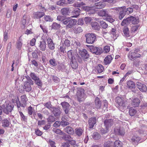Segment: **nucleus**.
<instances>
[{
  "label": "nucleus",
  "instance_id": "nucleus-1",
  "mask_svg": "<svg viewBox=\"0 0 147 147\" xmlns=\"http://www.w3.org/2000/svg\"><path fill=\"white\" fill-rule=\"evenodd\" d=\"M86 38V42L88 44H92L96 40V35L93 33H87L85 35Z\"/></svg>",
  "mask_w": 147,
  "mask_h": 147
},
{
  "label": "nucleus",
  "instance_id": "nucleus-2",
  "mask_svg": "<svg viewBox=\"0 0 147 147\" xmlns=\"http://www.w3.org/2000/svg\"><path fill=\"white\" fill-rule=\"evenodd\" d=\"M26 79L27 80L24 83L23 88L26 92H29L32 90L31 85H33L34 83L29 76L26 77Z\"/></svg>",
  "mask_w": 147,
  "mask_h": 147
},
{
  "label": "nucleus",
  "instance_id": "nucleus-3",
  "mask_svg": "<svg viewBox=\"0 0 147 147\" xmlns=\"http://www.w3.org/2000/svg\"><path fill=\"white\" fill-rule=\"evenodd\" d=\"M21 100L20 102L18 99L16 100V103L18 108H20V107L24 108L26 106V102L27 99L26 95L22 96H21Z\"/></svg>",
  "mask_w": 147,
  "mask_h": 147
},
{
  "label": "nucleus",
  "instance_id": "nucleus-4",
  "mask_svg": "<svg viewBox=\"0 0 147 147\" xmlns=\"http://www.w3.org/2000/svg\"><path fill=\"white\" fill-rule=\"evenodd\" d=\"M14 106L11 104H8L6 105H2V109L3 112L7 114H8L13 110Z\"/></svg>",
  "mask_w": 147,
  "mask_h": 147
},
{
  "label": "nucleus",
  "instance_id": "nucleus-5",
  "mask_svg": "<svg viewBox=\"0 0 147 147\" xmlns=\"http://www.w3.org/2000/svg\"><path fill=\"white\" fill-rule=\"evenodd\" d=\"M115 101L118 105L121 107L124 108L127 106V101L124 100L123 97H117Z\"/></svg>",
  "mask_w": 147,
  "mask_h": 147
},
{
  "label": "nucleus",
  "instance_id": "nucleus-6",
  "mask_svg": "<svg viewBox=\"0 0 147 147\" xmlns=\"http://www.w3.org/2000/svg\"><path fill=\"white\" fill-rule=\"evenodd\" d=\"M88 47L91 52L96 55H100L102 53V50L100 48L93 46H89Z\"/></svg>",
  "mask_w": 147,
  "mask_h": 147
},
{
  "label": "nucleus",
  "instance_id": "nucleus-7",
  "mask_svg": "<svg viewBox=\"0 0 147 147\" xmlns=\"http://www.w3.org/2000/svg\"><path fill=\"white\" fill-rule=\"evenodd\" d=\"M137 88L142 92H146L147 90V87L146 85L141 82H138L136 83Z\"/></svg>",
  "mask_w": 147,
  "mask_h": 147
},
{
  "label": "nucleus",
  "instance_id": "nucleus-8",
  "mask_svg": "<svg viewBox=\"0 0 147 147\" xmlns=\"http://www.w3.org/2000/svg\"><path fill=\"white\" fill-rule=\"evenodd\" d=\"M114 123L113 119H106L104 121V124L105 127L109 129L113 125Z\"/></svg>",
  "mask_w": 147,
  "mask_h": 147
},
{
  "label": "nucleus",
  "instance_id": "nucleus-9",
  "mask_svg": "<svg viewBox=\"0 0 147 147\" xmlns=\"http://www.w3.org/2000/svg\"><path fill=\"white\" fill-rule=\"evenodd\" d=\"M61 105L65 114L67 115H69V107L70 106L69 104L67 102H63L61 103Z\"/></svg>",
  "mask_w": 147,
  "mask_h": 147
},
{
  "label": "nucleus",
  "instance_id": "nucleus-10",
  "mask_svg": "<svg viewBox=\"0 0 147 147\" xmlns=\"http://www.w3.org/2000/svg\"><path fill=\"white\" fill-rule=\"evenodd\" d=\"M109 10H100L97 13L98 15L101 17H110L111 15L109 13Z\"/></svg>",
  "mask_w": 147,
  "mask_h": 147
},
{
  "label": "nucleus",
  "instance_id": "nucleus-11",
  "mask_svg": "<svg viewBox=\"0 0 147 147\" xmlns=\"http://www.w3.org/2000/svg\"><path fill=\"white\" fill-rule=\"evenodd\" d=\"M135 51L134 52H130L128 55V57L129 59L132 60L133 59H135L136 58L140 57L141 55L139 53H136Z\"/></svg>",
  "mask_w": 147,
  "mask_h": 147
},
{
  "label": "nucleus",
  "instance_id": "nucleus-12",
  "mask_svg": "<svg viewBox=\"0 0 147 147\" xmlns=\"http://www.w3.org/2000/svg\"><path fill=\"white\" fill-rule=\"evenodd\" d=\"M80 55L85 61H86L87 59L89 57V55L88 54L87 50L83 49L82 51H81L80 53Z\"/></svg>",
  "mask_w": 147,
  "mask_h": 147
},
{
  "label": "nucleus",
  "instance_id": "nucleus-13",
  "mask_svg": "<svg viewBox=\"0 0 147 147\" xmlns=\"http://www.w3.org/2000/svg\"><path fill=\"white\" fill-rule=\"evenodd\" d=\"M105 6V4L103 2L99 1L95 3L92 7L96 9H100L104 8Z\"/></svg>",
  "mask_w": 147,
  "mask_h": 147
},
{
  "label": "nucleus",
  "instance_id": "nucleus-14",
  "mask_svg": "<svg viewBox=\"0 0 147 147\" xmlns=\"http://www.w3.org/2000/svg\"><path fill=\"white\" fill-rule=\"evenodd\" d=\"M51 111L55 117L59 116L61 113L60 109L58 108L53 107V108L51 109Z\"/></svg>",
  "mask_w": 147,
  "mask_h": 147
},
{
  "label": "nucleus",
  "instance_id": "nucleus-15",
  "mask_svg": "<svg viewBox=\"0 0 147 147\" xmlns=\"http://www.w3.org/2000/svg\"><path fill=\"white\" fill-rule=\"evenodd\" d=\"M38 45V47L40 50L42 51H45L46 47V42L44 40H42V41H40Z\"/></svg>",
  "mask_w": 147,
  "mask_h": 147
},
{
  "label": "nucleus",
  "instance_id": "nucleus-16",
  "mask_svg": "<svg viewBox=\"0 0 147 147\" xmlns=\"http://www.w3.org/2000/svg\"><path fill=\"white\" fill-rule=\"evenodd\" d=\"M77 21L75 19H69L67 26H66V28H73V26L76 24Z\"/></svg>",
  "mask_w": 147,
  "mask_h": 147
},
{
  "label": "nucleus",
  "instance_id": "nucleus-17",
  "mask_svg": "<svg viewBox=\"0 0 147 147\" xmlns=\"http://www.w3.org/2000/svg\"><path fill=\"white\" fill-rule=\"evenodd\" d=\"M88 122L89 128L90 129L94 127V125L96 122V118L92 117L90 118L89 119Z\"/></svg>",
  "mask_w": 147,
  "mask_h": 147
},
{
  "label": "nucleus",
  "instance_id": "nucleus-18",
  "mask_svg": "<svg viewBox=\"0 0 147 147\" xmlns=\"http://www.w3.org/2000/svg\"><path fill=\"white\" fill-rule=\"evenodd\" d=\"M66 118L67 117L65 116H62V121H60L61 125L63 127L69 125V123L67 120Z\"/></svg>",
  "mask_w": 147,
  "mask_h": 147
},
{
  "label": "nucleus",
  "instance_id": "nucleus-19",
  "mask_svg": "<svg viewBox=\"0 0 147 147\" xmlns=\"http://www.w3.org/2000/svg\"><path fill=\"white\" fill-rule=\"evenodd\" d=\"M94 104L95 107L97 109H100L101 106V102L100 99L97 97L95 98Z\"/></svg>",
  "mask_w": 147,
  "mask_h": 147
},
{
  "label": "nucleus",
  "instance_id": "nucleus-20",
  "mask_svg": "<svg viewBox=\"0 0 147 147\" xmlns=\"http://www.w3.org/2000/svg\"><path fill=\"white\" fill-rule=\"evenodd\" d=\"M127 84L128 88L130 89H134L135 88V84L132 81H129L127 83Z\"/></svg>",
  "mask_w": 147,
  "mask_h": 147
},
{
  "label": "nucleus",
  "instance_id": "nucleus-21",
  "mask_svg": "<svg viewBox=\"0 0 147 147\" xmlns=\"http://www.w3.org/2000/svg\"><path fill=\"white\" fill-rule=\"evenodd\" d=\"M91 25L93 29L97 31H99L100 28V26L97 22H92L91 23Z\"/></svg>",
  "mask_w": 147,
  "mask_h": 147
},
{
  "label": "nucleus",
  "instance_id": "nucleus-22",
  "mask_svg": "<svg viewBox=\"0 0 147 147\" xmlns=\"http://www.w3.org/2000/svg\"><path fill=\"white\" fill-rule=\"evenodd\" d=\"M64 130L67 133L69 134H73L74 133L73 129L70 126H67L64 129Z\"/></svg>",
  "mask_w": 147,
  "mask_h": 147
},
{
  "label": "nucleus",
  "instance_id": "nucleus-23",
  "mask_svg": "<svg viewBox=\"0 0 147 147\" xmlns=\"http://www.w3.org/2000/svg\"><path fill=\"white\" fill-rule=\"evenodd\" d=\"M129 18L130 20V23H131L133 24H137L139 22L138 19L136 18V17L131 16Z\"/></svg>",
  "mask_w": 147,
  "mask_h": 147
},
{
  "label": "nucleus",
  "instance_id": "nucleus-24",
  "mask_svg": "<svg viewBox=\"0 0 147 147\" xmlns=\"http://www.w3.org/2000/svg\"><path fill=\"white\" fill-rule=\"evenodd\" d=\"M74 33L76 34H78L82 32L83 31L82 28L80 27L74 26L72 28Z\"/></svg>",
  "mask_w": 147,
  "mask_h": 147
},
{
  "label": "nucleus",
  "instance_id": "nucleus-25",
  "mask_svg": "<svg viewBox=\"0 0 147 147\" xmlns=\"http://www.w3.org/2000/svg\"><path fill=\"white\" fill-rule=\"evenodd\" d=\"M130 20L129 18L128 17L125 19H124L122 21L121 24V25L123 26H126L130 24Z\"/></svg>",
  "mask_w": 147,
  "mask_h": 147
},
{
  "label": "nucleus",
  "instance_id": "nucleus-26",
  "mask_svg": "<svg viewBox=\"0 0 147 147\" xmlns=\"http://www.w3.org/2000/svg\"><path fill=\"white\" fill-rule=\"evenodd\" d=\"M70 63L71 66L73 69H75L78 67V64L75 58L71 60Z\"/></svg>",
  "mask_w": 147,
  "mask_h": 147
},
{
  "label": "nucleus",
  "instance_id": "nucleus-27",
  "mask_svg": "<svg viewBox=\"0 0 147 147\" xmlns=\"http://www.w3.org/2000/svg\"><path fill=\"white\" fill-rule=\"evenodd\" d=\"M140 102V100L136 98L133 99L131 102V104L134 107H137L139 106Z\"/></svg>",
  "mask_w": 147,
  "mask_h": 147
},
{
  "label": "nucleus",
  "instance_id": "nucleus-28",
  "mask_svg": "<svg viewBox=\"0 0 147 147\" xmlns=\"http://www.w3.org/2000/svg\"><path fill=\"white\" fill-rule=\"evenodd\" d=\"M61 12L63 16H66L70 13L69 9L68 8H63L61 10Z\"/></svg>",
  "mask_w": 147,
  "mask_h": 147
},
{
  "label": "nucleus",
  "instance_id": "nucleus-29",
  "mask_svg": "<svg viewBox=\"0 0 147 147\" xmlns=\"http://www.w3.org/2000/svg\"><path fill=\"white\" fill-rule=\"evenodd\" d=\"M34 17L37 19L40 18L45 15V13L42 12H36L34 14Z\"/></svg>",
  "mask_w": 147,
  "mask_h": 147
},
{
  "label": "nucleus",
  "instance_id": "nucleus-30",
  "mask_svg": "<svg viewBox=\"0 0 147 147\" xmlns=\"http://www.w3.org/2000/svg\"><path fill=\"white\" fill-rule=\"evenodd\" d=\"M112 59V58L110 55L106 57L104 59V63L105 64L107 65L109 64Z\"/></svg>",
  "mask_w": 147,
  "mask_h": 147
},
{
  "label": "nucleus",
  "instance_id": "nucleus-31",
  "mask_svg": "<svg viewBox=\"0 0 147 147\" xmlns=\"http://www.w3.org/2000/svg\"><path fill=\"white\" fill-rule=\"evenodd\" d=\"M80 11V10L78 8H76L72 12V14L74 15L73 17L76 18L78 16Z\"/></svg>",
  "mask_w": 147,
  "mask_h": 147
},
{
  "label": "nucleus",
  "instance_id": "nucleus-32",
  "mask_svg": "<svg viewBox=\"0 0 147 147\" xmlns=\"http://www.w3.org/2000/svg\"><path fill=\"white\" fill-rule=\"evenodd\" d=\"M62 135L63 136L61 137V138L63 140L69 141V140H71V139H72L70 136L68 134H67L64 132L63 133Z\"/></svg>",
  "mask_w": 147,
  "mask_h": 147
},
{
  "label": "nucleus",
  "instance_id": "nucleus-33",
  "mask_svg": "<svg viewBox=\"0 0 147 147\" xmlns=\"http://www.w3.org/2000/svg\"><path fill=\"white\" fill-rule=\"evenodd\" d=\"M77 99L78 101L81 102L84 101L85 99V94H77Z\"/></svg>",
  "mask_w": 147,
  "mask_h": 147
},
{
  "label": "nucleus",
  "instance_id": "nucleus-34",
  "mask_svg": "<svg viewBox=\"0 0 147 147\" xmlns=\"http://www.w3.org/2000/svg\"><path fill=\"white\" fill-rule=\"evenodd\" d=\"M61 27L60 25L56 22H53L51 25V28L54 30H58Z\"/></svg>",
  "mask_w": 147,
  "mask_h": 147
},
{
  "label": "nucleus",
  "instance_id": "nucleus-35",
  "mask_svg": "<svg viewBox=\"0 0 147 147\" xmlns=\"http://www.w3.org/2000/svg\"><path fill=\"white\" fill-rule=\"evenodd\" d=\"M123 9L126 14H129L132 13L133 11V9L132 7H128L126 9L125 7H123Z\"/></svg>",
  "mask_w": 147,
  "mask_h": 147
},
{
  "label": "nucleus",
  "instance_id": "nucleus-36",
  "mask_svg": "<svg viewBox=\"0 0 147 147\" xmlns=\"http://www.w3.org/2000/svg\"><path fill=\"white\" fill-rule=\"evenodd\" d=\"M126 14L123 9H122V10L120 11L119 14L118 18L120 20H122L125 15Z\"/></svg>",
  "mask_w": 147,
  "mask_h": 147
},
{
  "label": "nucleus",
  "instance_id": "nucleus-37",
  "mask_svg": "<svg viewBox=\"0 0 147 147\" xmlns=\"http://www.w3.org/2000/svg\"><path fill=\"white\" fill-rule=\"evenodd\" d=\"M34 81L36 85L39 86H40V87H42V83L41 80L39 78H37Z\"/></svg>",
  "mask_w": 147,
  "mask_h": 147
},
{
  "label": "nucleus",
  "instance_id": "nucleus-38",
  "mask_svg": "<svg viewBox=\"0 0 147 147\" xmlns=\"http://www.w3.org/2000/svg\"><path fill=\"white\" fill-rule=\"evenodd\" d=\"M2 126L3 127H8L9 125V122L7 119H5L2 121Z\"/></svg>",
  "mask_w": 147,
  "mask_h": 147
},
{
  "label": "nucleus",
  "instance_id": "nucleus-39",
  "mask_svg": "<svg viewBox=\"0 0 147 147\" xmlns=\"http://www.w3.org/2000/svg\"><path fill=\"white\" fill-rule=\"evenodd\" d=\"M113 143L111 141H108L104 144V147H113Z\"/></svg>",
  "mask_w": 147,
  "mask_h": 147
},
{
  "label": "nucleus",
  "instance_id": "nucleus-40",
  "mask_svg": "<svg viewBox=\"0 0 147 147\" xmlns=\"http://www.w3.org/2000/svg\"><path fill=\"white\" fill-rule=\"evenodd\" d=\"M141 140V138L137 136H134L132 137L131 139V140L133 142H138Z\"/></svg>",
  "mask_w": 147,
  "mask_h": 147
},
{
  "label": "nucleus",
  "instance_id": "nucleus-41",
  "mask_svg": "<svg viewBox=\"0 0 147 147\" xmlns=\"http://www.w3.org/2000/svg\"><path fill=\"white\" fill-rule=\"evenodd\" d=\"M73 53V51L71 50H69L67 52L68 57L71 60L74 59V58H75Z\"/></svg>",
  "mask_w": 147,
  "mask_h": 147
},
{
  "label": "nucleus",
  "instance_id": "nucleus-42",
  "mask_svg": "<svg viewBox=\"0 0 147 147\" xmlns=\"http://www.w3.org/2000/svg\"><path fill=\"white\" fill-rule=\"evenodd\" d=\"M123 32L125 36L127 37L129 36V29L126 26H124L123 29Z\"/></svg>",
  "mask_w": 147,
  "mask_h": 147
},
{
  "label": "nucleus",
  "instance_id": "nucleus-43",
  "mask_svg": "<svg viewBox=\"0 0 147 147\" xmlns=\"http://www.w3.org/2000/svg\"><path fill=\"white\" fill-rule=\"evenodd\" d=\"M97 69L99 73H100L102 72L104 69V68L103 66L100 64H99L97 67Z\"/></svg>",
  "mask_w": 147,
  "mask_h": 147
},
{
  "label": "nucleus",
  "instance_id": "nucleus-44",
  "mask_svg": "<svg viewBox=\"0 0 147 147\" xmlns=\"http://www.w3.org/2000/svg\"><path fill=\"white\" fill-rule=\"evenodd\" d=\"M136 113V109H134L133 108H130L129 110V113L131 116H134Z\"/></svg>",
  "mask_w": 147,
  "mask_h": 147
},
{
  "label": "nucleus",
  "instance_id": "nucleus-45",
  "mask_svg": "<svg viewBox=\"0 0 147 147\" xmlns=\"http://www.w3.org/2000/svg\"><path fill=\"white\" fill-rule=\"evenodd\" d=\"M44 105L46 107L50 110L51 111V109L53 108L51 102H49L45 103Z\"/></svg>",
  "mask_w": 147,
  "mask_h": 147
},
{
  "label": "nucleus",
  "instance_id": "nucleus-46",
  "mask_svg": "<svg viewBox=\"0 0 147 147\" xmlns=\"http://www.w3.org/2000/svg\"><path fill=\"white\" fill-rule=\"evenodd\" d=\"M83 130L80 128L76 129L75 133L77 135L79 136H81L83 133Z\"/></svg>",
  "mask_w": 147,
  "mask_h": 147
},
{
  "label": "nucleus",
  "instance_id": "nucleus-47",
  "mask_svg": "<svg viewBox=\"0 0 147 147\" xmlns=\"http://www.w3.org/2000/svg\"><path fill=\"white\" fill-rule=\"evenodd\" d=\"M30 78L32 80H34L37 78H38V76H37L36 74L34 72H31L30 75Z\"/></svg>",
  "mask_w": 147,
  "mask_h": 147
},
{
  "label": "nucleus",
  "instance_id": "nucleus-48",
  "mask_svg": "<svg viewBox=\"0 0 147 147\" xmlns=\"http://www.w3.org/2000/svg\"><path fill=\"white\" fill-rule=\"evenodd\" d=\"M45 20L46 22H52L53 21V18L50 16H45L44 17Z\"/></svg>",
  "mask_w": 147,
  "mask_h": 147
},
{
  "label": "nucleus",
  "instance_id": "nucleus-49",
  "mask_svg": "<svg viewBox=\"0 0 147 147\" xmlns=\"http://www.w3.org/2000/svg\"><path fill=\"white\" fill-rule=\"evenodd\" d=\"M113 147H122V144L119 140H116L114 144Z\"/></svg>",
  "mask_w": 147,
  "mask_h": 147
},
{
  "label": "nucleus",
  "instance_id": "nucleus-50",
  "mask_svg": "<svg viewBox=\"0 0 147 147\" xmlns=\"http://www.w3.org/2000/svg\"><path fill=\"white\" fill-rule=\"evenodd\" d=\"M93 138L95 140H98L100 138V136L98 132H94L93 133Z\"/></svg>",
  "mask_w": 147,
  "mask_h": 147
},
{
  "label": "nucleus",
  "instance_id": "nucleus-51",
  "mask_svg": "<svg viewBox=\"0 0 147 147\" xmlns=\"http://www.w3.org/2000/svg\"><path fill=\"white\" fill-rule=\"evenodd\" d=\"M100 24L102 28L105 29L108 27V24L104 21H102L100 22Z\"/></svg>",
  "mask_w": 147,
  "mask_h": 147
},
{
  "label": "nucleus",
  "instance_id": "nucleus-52",
  "mask_svg": "<svg viewBox=\"0 0 147 147\" xmlns=\"http://www.w3.org/2000/svg\"><path fill=\"white\" fill-rule=\"evenodd\" d=\"M129 3L131 4V7L132 8L135 9H138V5H135L134 3V1L131 2V0L129 1Z\"/></svg>",
  "mask_w": 147,
  "mask_h": 147
},
{
  "label": "nucleus",
  "instance_id": "nucleus-53",
  "mask_svg": "<svg viewBox=\"0 0 147 147\" xmlns=\"http://www.w3.org/2000/svg\"><path fill=\"white\" fill-rule=\"evenodd\" d=\"M53 131H54V132L57 134L61 135H62L63 133H64L60 129H57L55 130L53 129Z\"/></svg>",
  "mask_w": 147,
  "mask_h": 147
},
{
  "label": "nucleus",
  "instance_id": "nucleus-54",
  "mask_svg": "<svg viewBox=\"0 0 147 147\" xmlns=\"http://www.w3.org/2000/svg\"><path fill=\"white\" fill-rule=\"evenodd\" d=\"M109 129L107 128L106 127L105 128L102 127L100 129V131L102 134H104L107 133Z\"/></svg>",
  "mask_w": 147,
  "mask_h": 147
},
{
  "label": "nucleus",
  "instance_id": "nucleus-55",
  "mask_svg": "<svg viewBox=\"0 0 147 147\" xmlns=\"http://www.w3.org/2000/svg\"><path fill=\"white\" fill-rule=\"evenodd\" d=\"M35 134L39 136H41L42 134V132L38 129H35Z\"/></svg>",
  "mask_w": 147,
  "mask_h": 147
},
{
  "label": "nucleus",
  "instance_id": "nucleus-56",
  "mask_svg": "<svg viewBox=\"0 0 147 147\" xmlns=\"http://www.w3.org/2000/svg\"><path fill=\"white\" fill-rule=\"evenodd\" d=\"M49 62L51 65L54 66H55L57 65L55 59H50L49 60Z\"/></svg>",
  "mask_w": 147,
  "mask_h": 147
},
{
  "label": "nucleus",
  "instance_id": "nucleus-57",
  "mask_svg": "<svg viewBox=\"0 0 147 147\" xmlns=\"http://www.w3.org/2000/svg\"><path fill=\"white\" fill-rule=\"evenodd\" d=\"M139 25H136L133 26L131 28V31L132 32H134L136 31L139 27Z\"/></svg>",
  "mask_w": 147,
  "mask_h": 147
},
{
  "label": "nucleus",
  "instance_id": "nucleus-58",
  "mask_svg": "<svg viewBox=\"0 0 147 147\" xmlns=\"http://www.w3.org/2000/svg\"><path fill=\"white\" fill-rule=\"evenodd\" d=\"M22 43L21 41L19 40L17 42L16 46V48L19 50L20 49L22 46Z\"/></svg>",
  "mask_w": 147,
  "mask_h": 147
},
{
  "label": "nucleus",
  "instance_id": "nucleus-59",
  "mask_svg": "<svg viewBox=\"0 0 147 147\" xmlns=\"http://www.w3.org/2000/svg\"><path fill=\"white\" fill-rule=\"evenodd\" d=\"M117 130H118V134L119 135L123 136L125 134V131L122 128H120L119 129H117Z\"/></svg>",
  "mask_w": 147,
  "mask_h": 147
},
{
  "label": "nucleus",
  "instance_id": "nucleus-60",
  "mask_svg": "<svg viewBox=\"0 0 147 147\" xmlns=\"http://www.w3.org/2000/svg\"><path fill=\"white\" fill-rule=\"evenodd\" d=\"M84 90L82 88H80L79 90H78L77 92V94H85L84 93Z\"/></svg>",
  "mask_w": 147,
  "mask_h": 147
},
{
  "label": "nucleus",
  "instance_id": "nucleus-61",
  "mask_svg": "<svg viewBox=\"0 0 147 147\" xmlns=\"http://www.w3.org/2000/svg\"><path fill=\"white\" fill-rule=\"evenodd\" d=\"M64 19V17L63 16L59 15L57 18V20L59 21H61V22Z\"/></svg>",
  "mask_w": 147,
  "mask_h": 147
},
{
  "label": "nucleus",
  "instance_id": "nucleus-62",
  "mask_svg": "<svg viewBox=\"0 0 147 147\" xmlns=\"http://www.w3.org/2000/svg\"><path fill=\"white\" fill-rule=\"evenodd\" d=\"M91 18L89 17H86L84 18V20L86 24L90 22L91 21Z\"/></svg>",
  "mask_w": 147,
  "mask_h": 147
},
{
  "label": "nucleus",
  "instance_id": "nucleus-63",
  "mask_svg": "<svg viewBox=\"0 0 147 147\" xmlns=\"http://www.w3.org/2000/svg\"><path fill=\"white\" fill-rule=\"evenodd\" d=\"M49 142L51 147H56L55 146V142L49 140Z\"/></svg>",
  "mask_w": 147,
  "mask_h": 147
},
{
  "label": "nucleus",
  "instance_id": "nucleus-64",
  "mask_svg": "<svg viewBox=\"0 0 147 147\" xmlns=\"http://www.w3.org/2000/svg\"><path fill=\"white\" fill-rule=\"evenodd\" d=\"M70 146L69 142H63L62 144L61 147H69Z\"/></svg>",
  "mask_w": 147,
  "mask_h": 147
}]
</instances>
